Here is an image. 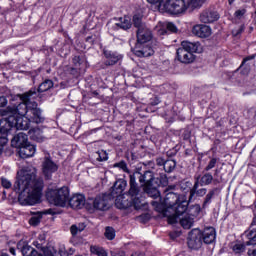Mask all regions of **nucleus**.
Listing matches in <instances>:
<instances>
[{
	"label": "nucleus",
	"instance_id": "nucleus-19",
	"mask_svg": "<svg viewBox=\"0 0 256 256\" xmlns=\"http://www.w3.org/2000/svg\"><path fill=\"white\" fill-rule=\"evenodd\" d=\"M11 143H12V147H15L16 149H20L21 147L29 143V139L27 137V134L23 132H19L13 137Z\"/></svg>",
	"mask_w": 256,
	"mask_h": 256
},
{
	"label": "nucleus",
	"instance_id": "nucleus-46",
	"mask_svg": "<svg viewBox=\"0 0 256 256\" xmlns=\"http://www.w3.org/2000/svg\"><path fill=\"white\" fill-rule=\"evenodd\" d=\"M232 249L236 255H241V253L245 252L244 244H235Z\"/></svg>",
	"mask_w": 256,
	"mask_h": 256
},
{
	"label": "nucleus",
	"instance_id": "nucleus-52",
	"mask_svg": "<svg viewBox=\"0 0 256 256\" xmlns=\"http://www.w3.org/2000/svg\"><path fill=\"white\" fill-rule=\"evenodd\" d=\"M83 62L81 61V57L80 56H75L73 58V64L75 65V67H81V64Z\"/></svg>",
	"mask_w": 256,
	"mask_h": 256
},
{
	"label": "nucleus",
	"instance_id": "nucleus-50",
	"mask_svg": "<svg viewBox=\"0 0 256 256\" xmlns=\"http://www.w3.org/2000/svg\"><path fill=\"white\" fill-rule=\"evenodd\" d=\"M245 13H247V10H246V9L237 10V11L234 13V17H237V19H241V17H243V15H245Z\"/></svg>",
	"mask_w": 256,
	"mask_h": 256
},
{
	"label": "nucleus",
	"instance_id": "nucleus-33",
	"mask_svg": "<svg viewBox=\"0 0 256 256\" xmlns=\"http://www.w3.org/2000/svg\"><path fill=\"white\" fill-rule=\"evenodd\" d=\"M30 138L33 139V141H38V143H41L43 141V132L39 128H34L29 130Z\"/></svg>",
	"mask_w": 256,
	"mask_h": 256
},
{
	"label": "nucleus",
	"instance_id": "nucleus-61",
	"mask_svg": "<svg viewBox=\"0 0 256 256\" xmlns=\"http://www.w3.org/2000/svg\"><path fill=\"white\" fill-rule=\"evenodd\" d=\"M131 256H145L143 252H135Z\"/></svg>",
	"mask_w": 256,
	"mask_h": 256
},
{
	"label": "nucleus",
	"instance_id": "nucleus-36",
	"mask_svg": "<svg viewBox=\"0 0 256 256\" xmlns=\"http://www.w3.org/2000/svg\"><path fill=\"white\" fill-rule=\"evenodd\" d=\"M251 59H253V57H246L244 58L242 64L240 65V72L242 73V75H249V72L251 71V66H249V64H247V61H251Z\"/></svg>",
	"mask_w": 256,
	"mask_h": 256
},
{
	"label": "nucleus",
	"instance_id": "nucleus-29",
	"mask_svg": "<svg viewBox=\"0 0 256 256\" xmlns=\"http://www.w3.org/2000/svg\"><path fill=\"white\" fill-rule=\"evenodd\" d=\"M217 183V179L213 177V174L211 172H206L202 175V177L199 180L200 187H205L207 185H211V183Z\"/></svg>",
	"mask_w": 256,
	"mask_h": 256
},
{
	"label": "nucleus",
	"instance_id": "nucleus-64",
	"mask_svg": "<svg viewBox=\"0 0 256 256\" xmlns=\"http://www.w3.org/2000/svg\"><path fill=\"white\" fill-rule=\"evenodd\" d=\"M217 175H219V169H215L214 171V176L217 177Z\"/></svg>",
	"mask_w": 256,
	"mask_h": 256
},
{
	"label": "nucleus",
	"instance_id": "nucleus-48",
	"mask_svg": "<svg viewBox=\"0 0 256 256\" xmlns=\"http://www.w3.org/2000/svg\"><path fill=\"white\" fill-rule=\"evenodd\" d=\"M1 185L4 187V189H11L13 184H11V181H9L7 178H2Z\"/></svg>",
	"mask_w": 256,
	"mask_h": 256
},
{
	"label": "nucleus",
	"instance_id": "nucleus-30",
	"mask_svg": "<svg viewBox=\"0 0 256 256\" xmlns=\"http://www.w3.org/2000/svg\"><path fill=\"white\" fill-rule=\"evenodd\" d=\"M43 214L44 215H51V210H47L45 212H37L36 214H34L30 220H29V224L32 225L33 227H37L38 224L41 223V219H43Z\"/></svg>",
	"mask_w": 256,
	"mask_h": 256
},
{
	"label": "nucleus",
	"instance_id": "nucleus-47",
	"mask_svg": "<svg viewBox=\"0 0 256 256\" xmlns=\"http://www.w3.org/2000/svg\"><path fill=\"white\" fill-rule=\"evenodd\" d=\"M114 167H118V169H122L124 173H129V168H127V163L125 161H120L114 164Z\"/></svg>",
	"mask_w": 256,
	"mask_h": 256
},
{
	"label": "nucleus",
	"instance_id": "nucleus-32",
	"mask_svg": "<svg viewBox=\"0 0 256 256\" xmlns=\"http://www.w3.org/2000/svg\"><path fill=\"white\" fill-rule=\"evenodd\" d=\"M193 223H195V221L191 215H186L180 219V225H182L183 229H191Z\"/></svg>",
	"mask_w": 256,
	"mask_h": 256
},
{
	"label": "nucleus",
	"instance_id": "nucleus-8",
	"mask_svg": "<svg viewBox=\"0 0 256 256\" xmlns=\"http://www.w3.org/2000/svg\"><path fill=\"white\" fill-rule=\"evenodd\" d=\"M26 119L32 123H36V125L45 121L43 112L39 109L37 102L32 101L30 104V108H28V112L26 114Z\"/></svg>",
	"mask_w": 256,
	"mask_h": 256
},
{
	"label": "nucleus",
	"instance_id": "nucleus-25",
	"mask_svg": "<svg viewBox=\"0 0 256 256\" xmlns=\"http://www.w3.org/2000/svg\"><path fill=\"white\" fill-rule=\"evenodd\" d=\"M35 151V145L28 143L20 147L18 153L22 159H28V157L35 155Z\"/></svg>",
	"mask_w": 256,
	"mask_h": 256
},
{
	"label": "nucleus",
	"instance_id": "nucleus-10",
	"mask_svg": "<svg viewBox=\"0 0 256 256\" xmlns=\"http://www.w3.org/2000/svg\"><path fill=\"white\" fill-rule=\"evenodd\" d=\"M203 245V234L199 229H193L188 235V247L190 249H201Z\"/></svg>",
	"mask_w": 256,
	"mask_h": 256
},
{
	"label": "nucleus",
	"instance_id": "nucleus-11",
	"mask_svg": "<svg viewBox=\"0 0 256 256\" xmlns=\"http://www.w3.org/2000/svg\"><path fill=\"white\" fill-rule=\"evenodd\" d=\"M132 51L136 57H151L155 53L149 42L146 44H136Z\"/></svg>",
	"mask_w": 256,
	"mask_h": 256
},
{
	"label": "nucleus",
	"instance_id": "nucleus-9",
	"mask_svg": "<svg viewBox=\"0 0 256 256\" xmlns=\"http://www.w3.org/2000/svg\"><path fill=\"white\" fill-rule=\"evenodd\" d=\"M92 203V208L89 207V204L86 205V208L91 211V209H94L95 211H108V209L111 207L109 204V196L102 194L95 197V199L90 200Z\"/></svg>",
	"mask_w": 256,
	"mask_h": 256
},
{
	"label": "nucleus",
	"instance_id": "nucleus-60",
	"mask_svg": "<svg viewBox=\"0 0 256 256\" xmlns=\"http://www.w3.org/2000/svg\"><path fill=\"white\" fill-rule=\"evenodd\" d=\"M248 256H256V250H249Z\"/></svg>",
	"mask_w": 256,
	"mask_h": 256
},
{
	"label": "nucleus",
	"instance_id": "nucleus-40",
	"mask_svg": "<svg viewBox=\"0 0 256 256\" xmlns=\"http://www.w3.org/2000/svg\"><path fill=\"white\" fill-rule=\"evenodd\" d=\"M104 235L106 239L113 241V239H115V229L113 227L107 226Z\"/></svg>",
	"mask_w": 256,
	"mask_h": 256
},
{
	"label": "nucleus",
	"instance_id": "nucleus-37",
	"mask_svg": "<svg viewBox=\"0 0 256 256\" xmlns=\"http://www.w3.org/2000/svg\"><path fill=\"white\" fill-rule=\"evenodd\" d=\"M175 167H177V162H175V160L168 159L166 160L163 169L165 173H173Z\"/></svg>",
	"mask_w": 256,
	"mask_h": 256
},
{
	"label": "nucleus",
	"instance_id": "nucleus-18",
	"mask_svg": "<svg viewBox=\"0 0 256 256\" xmlns=\"http://www.w3.org/2000/svg\"><path fill=\"white\" fill-rule=\"evenodd\" d=\"M103 53H104V57L106 59L105 65H115V64L119 63V61H121V59H123V56H121L117 52H113L108 49H104Z\"/></svg>",
	"mask_w": 256,
	"mask_h": 256
},
{
	"label": "nucleus",
	"instance_id": "nucleus-22",
	"mask_svg": "<svg viewBox=\"0 0 256 256\" xmlns=\"http://www.w3.org/2000/svg\"><path fill=\"white\" fill-rule=\"evenodd\" d=\"M115 205L117 209H129V207H135L133 201L128 197H125V194L116 196Z\"/></svg>",
	"mask_w": 256,
	"mask_h": 256
},
{
	"label": "nucleus",
	"instance_id": "nucleus-57",
	"mask_svg": "<svg viewBox=\"0 0 256 256\" xmlns=\"http://www.w3.org/2000/svg\"><path fill=\"white\" fill-rule=\"evenodd\" d=\"M112 255L113 256H124L125 255V252L124 251H121V250H114L112 252Z\"/></svg>",
	"mask_w": 256,
	"mask_h": 256
},
{
	"label": "nucleus",
	"instance_id": "nucleus-6",
	"mask_svg": "<svg viewBox=\"0 0 256 256\" xmlns=\"http://www.w3.org/2000/svg\"><path fill=\"white\" fill-rule=\"evenodd\" d=\"M137 175L138 174H130V188L126 196L133 201V206L135 209H141L143 206V200H141V190L137 185Z\"/></svg>",
	"mask_w": 256,
	"mask_h": 256
},
{
	"label": "nucleus",
	"instance_id": "nucleus-35",
	"mask_svg": "<svg viewBox=\"0 0 256 256\" xmlns=\"http://www.w3.org/2000/svg\"><path fill=\"white\" fill-rule=\"evenodd\" d=\"M144 191L149 195V197H153L154 199H157V197H160L159 190L153 186V184H150L148 186L144 187Z\"/></svg>",
	"mask_w": 256,
	"mask_h": 256
},
{
	"label": "nucleus",
	"instance_id": "nucleus-27",
	"mask_svg": "<svg viewBox=\"0 0 256 256\" xmlns=\"http://www.w3.org/2000/svg\"><path fill=\"white\" fill-rule=\"evenodd\" d=\"M219 19V13L213 11H204L200 15L202 23H215Z\"/></svg>",
	"mask_w": 256,
	"mask_h": 256
},
{
	"label": "nucleus",
	"instance_id": "nucleus-15",
	"mask_svg": "<svg viewBox=\"0 0 256 256\" xmlns=\"http://www.w3.org/2000/svg\"><path fill=\"white\" fill-rule=\"evenodd\" d=\"M153 38V35L151 34V30L147 27L140 28L137 30V42L136 45L141 44H147L151 39Z\"/></svg>",
	"mask_w": 256,
	"mask_h": 256
},
{
	"label": "nucleus",
	"instance_id": "nucleus-49",
	"mask_svg": "<svg viewBox=\"0 0 256 256\" xmlns=\"http://www.w3.org/2000/svg\"><path fill=\"white\" fill-rule=\"evenodd\" d=\"M166 29L167 31H171V33H177V26H175V24L168 22L166 24Z\"/></svg>",
	"mask_w": 256,
	"mask_h": 256
},
{
	"label": "nucleus",
	"instance_id": "nucleus-54",
	"mask_svg": "<svg viewBox=\"0 0 256 256\" xmlns=\"http://www.w3.org/2000/svg\"><path fill=\"white\" fill-rule=\"evenodd\" d=\"M7 98L5 96H0V107H7Z\"/></svg>",
	"mask_w": 256,
	"mask_h": 256
},
{
	"label": "nucleus",
	"instance_id": "nucleus-43",
	"mask_svg": "<svg viewBox=\"0 0 256 256\" xmlns=\"http://www.w3.org/2000/svg\"><path fill=\"white\" fill-rule=\"evenodd\" d=\"M245 31V25L241 24L232 30L233 37H239Z\"/></svg>",
	"mask_w": 256,
	"mask_h": 256
},
{
	"label": "nucleus",
	"instance_id": "nucleus-16",
	"mask_svg": "<svg viewBox=\"0 0 256 256\" xmlns=\"http://www.w3.org/2000/svg\"><path fill=\"white\" fill-rule=\"evenodd\" d=\"M133 175H136V179H139V182L142 183V187L153 185L155 176H153L152 171H146L144 174H141V172H134Z\"/></svg>",
	"mask_w": 256,
	"mask_h": 256
},
{
	"label": "nucleus",
	"instance_id": "nucleus-39",
	"mask_svg": "<svg viewBox=\"0 0 256 256\" xmlns=\"http://www.w3.org/2000/svg\"><path fill=\"white\" fill-rule=\"evenodd\" d=\"M90 251L93 255H97V256H109L107 254V251L104 250L102 247L99 246H91L90 247Z\"/></svg>",
	"mask_w": 256,
	"mask_h": 256
},
{
	"label": "nucleus",
	"instance_id": "nucleus-5",
	"mask_svg": "<svg viewBox=\"0 0 256 256\" xmlns=\"http://www.w3.org/2000/svg\"><path fill=\"white\" fill-rule=\"evenodd\" d=\"M46 198L51 205L65 207L67 201H69V188L62 187L59 189H48Z\"/></svg>",
	"mask_w": 256,
	"mask_h": 256
},
{
	"label": "nucleus",
	"instance_id": "nucleus-12",
	"mask_svg": "<svg viewBox=\"0 0 256 256\" xmlns=\"http://www.w3.org/2000/svg\"><path fill=\"white\" fill-rule=\"evenodd\" d=\"M57 169H59V166L51 160L49 157H45L44 161L42 163V171L46 179H50L53 175V173L57 172Z\"/></svg>",
	"mask_w": 256,
	"mask_h": 256
},
{
	"label": "nucleus",
	"instance_id": "nucleus-53",
	"mask_svg": "<svg viewBox=\"0 0 256 256\" xmlns=\"http://www.w3.org/2000/svg\"><path fill=\"white\" fill-rule=\"evenodd\" d=\"M147 1L152 5H156V3H158L159 7H163V4L165 3V0H147Z\"/></svg>",
	"mask_w": 256,
	"mask_h": 256
},
{
	"label": "nucleus",
	"instance_id": "nucleus-1",
	"mask_svg": "<svg viewBox=\"0 0 256 256\" xmlns=\"http://www.w3.org/2000/svg\"><path fill=\"white\" fill-rule=\"evenodd\" d=\"M14 191L19 193L20 205H37L43 193V179L37 178V169L27 168L20 173L14 183Z\"/></svg>",
	"mask_w": 256,
	"mask_h": 256
},
{
	"label": "nucleus",
	"instance_id": "nucleus-41",
	"mask_svg": "<svg viewBox=\"0 0 256 256\" xmlns=\"http://www.w3.org/2000/svg\"><path fill=\"white\" fill-rule=\"evenodd\" d=\"M219 159L217 158H211L208 162V164L206 165V167L204 168L205 172H209L211 171V169H215V167H217V163H218Z\"/></svg>",
	"mask_w": 256,
	"mask_h": 256
},
{
	"label": "nucleus",
	"instance_id": "nucleus-42",
	"mask_svg": "<svg viewBox=\"0 0 256 256\" xmlns=\"http://www.w3.org/2000/svg\"><path fill=\"white\" fill-rule=\"evenodd\" d=\"M205 1L207 0H190L188 2L189 7H191L192 9H199V7H202L203 4L205 3Z\"/></svg>",
	"mask_w": 256,
	"mask_h": 256
},
{
	"label": "nucleus",
	"instance_id": "nucleus-20",
	"mask_svg": "<svg viewBox=\"0 0 256 256\" xmlns=\"http://www.w3.org/2000/svg\"><path fill=\"white\" fill-rule=\"evenodd\" d=\"M199 179H200L199 177L196 178L193 187L190 189L189 201H193V197H195V195H197V197H205V195H207L206 188L199 189V185H201L199 183Z\"/></svg>",
	"mask_w": 256,
	"mask_h": 256
},
{
	"label": "nucleus",
	"instance_id": "nucleus-62",
	"mask_svg": "<svg viewBox=\"0 0 256 256\" xmlns=\"http://www.w3.org/2000/svg\"><path fill=\"white\" fill-rule=\"evenodd\" d=\"M159 103V99H155L154 101L150 102V105H152V107H155V105H157Z\"/></svg>",
	"mask_w": 256,
	"mask_h": 256
},
{
	"label": "nucleus",
	"instance_id": "nucleus-63",
	"mask_svg": "<svg viewBox=\"0 0 256 256\" xmlns=\"http://www.w3.org/2000/svg\"><path fill=\"white\" fill-rule=\"evenodd\" d=\"M9 251H10L11 255H15V248H10Z\"/></svg>",
	"mask_w": 256,
	"mask_h": 256
},
{
	"label": "nucleus",
	"instance_id": "nucleus-59",
	"mask_svg": "<svg viewBox=\"0 0 256 256\" xmlns=\"http://www.w3.org/2000/svg\"><path fill=\"white\" fill-rule=\"evenodd\" d=\"M256 215L254 216L253 220H252V223L250 225V229H256Z\"/></svg>",
	"mask_w": 256,
	"mask_h": 256
},
{
	"label": "nucleus",
	"instance_id": "nucleus-14",
	"mask_svg": "<svg viewBox=\"0 0 256 256\" xmlns=\"http://www.w3.org/2000/svg\"><path fill=\"white\" fill-rule=\"evenodd\" d=\"M193 35H196V37H200L201 39H207V37H211V27L203 24L195 25L192 28Z\"/></svg>",
	"mask_w": 256,
	"mask_h": 256
},
{
	"label": "nucleus",
	"instance_id": "nucleus-21",
	"mask_svg": "<svg viewBox=\"0 0 256 256\" xmlns=\"http://www.w3.org/2000/svg\"><path fill=\"white\" fill-rule=\"evenodd\" d=\"M181 47L189 53H192V55L203 51V46H201V43L199 42L182 41Z\"/></svg>",
	"mask_w": 256,
	"mask_h": 256
},
{
	"label": "nucleus",
	"instance_id": "nucleus-26",
	"mask_svg": "<svg viewBox=\"0 0 256 256\" xmlns=\"http://www.w3.org/2000/svg\"><path fill=\"white\" fill-rule=\"evenodd\" d=\"M125 187H127V181L123 179L117 180L112 187L111 197L122 195L123 191H125Z\"/></svg>",
	"mask_w": 256,
	"mask_h": 256
},
{
	"label": "nucleus",
	"instance_id": "nucleus-45",
	"mask_svg": "<svg viewBox=\"0 0 256 256\" xmlns=\"http://www.w3.org/2000/svg\"><path fill=\"white\" fill-rule=\"evenodd\" d=\"M107 159H108L107 152H105L104 150H99L98 152H96L97 161H107Z\"/></svg>",
	"mask_w": 256,
	"mask_h": 256
},
{
	"label": "nucleus",
	"instance_id": "nucleus-28",
	"mask_svg": "<svg viewBox=\"0 0 256 256\" xmlns=\"http://www.w3.org/2000/svg\"><path fill=\"white\" fill-rule=\"evenodd\" d=\"M244 235L247 239L245 245L251 246L256 245V228H249L244 232Z\"/></svg>",
	"mask_w": 256,
	"mask_h": 256
},
{
	"label": "nucleus",
	"instance_id": "nucleus-55",
	"mask_svg": "<svg viewBox=\"0 0 256 256\" xmlns=\"http://www.w3.org/2000/svg\"><path fill=\"white\" fill-rule=\"evenodd\" d=\"M0 117H9L8 108L0 109Z\"/></svg>",
	"mask_w": 256,
	"mask_h": 256
},
{
	"label": "nucleus",
	"instance_id": "nucleus-38",
	"mask_svg": "<svg viewBox=\"0 0 256 256\" xmlns=\"http://www.w3.org/2000/svg\"><path fill=\"white\" fill-rule=\"evenodd\" d=\"M52 87H53V82L47 79L39 85L38 92L45 93V91H49V89H52Z\"/></svg>",
	"mask_w": 256,
	"mask_h": 256
},
{
	"label": "nucleus",
	"instance_id": "nucleus-56",
	"mask_svg": "<svg viewBox=\"0 0 256 256\" xmlns=\"http://www.w3.org/2000/svg\"><path fill=\"white\" fill-rule=\"evenodd\" d=\"M34 247H36L37 249H41L43 251V253H45V247H43V245L41 243H38L37 241L33 242Z\"/></svg>",
	"mask_w": 256,
	"mask_h": 256
},
{
	"label": "nucleus",
	"instance_id": "nucleus-17",
	"mask_svg": "<svg viewBox=\"0 0 256 256\" xmlns=\"http://www.w3.org/2000/svg\"><path fill=\"white\" fill-rule=\"evenodd\" d=\"M177 59L180 61V63H193L195 61V55H193L191 52L187 51L185 48H178L177 49Z\"/></svg>",
	"mask_w": 256,
	"mask_h": 256
},
{
	"label": "nucleus",
	"instance_id": "nucleus-3",
	"mask_svg": "<svg viewBox=\"0 0 256 256\" xmlns=\"http://www.w3.org/2000/svg\"><path fill=\"white\" fill-rule=\"evenodd\" d=\"M31 121L27 119V116H9L0 123V155L3 153V147L7 145V133L15 127V129L21 131H27L31 125Z\"/></svg>",
	"mask_w": 256,
	"mask_h": 256
},
{
	"label": "nucleus",
	"instance_id": "nucleus-44",
	"mask_svg": "<svg viewBox=\"0 0 256 256\" xmlns=\"http://www.w3.org/2000/svg\"><path fill=\"white\" fill-rule=\"evenodd\" d=\"M83 229H85V226L72 225L70 227L71 235H73V237H75V235H77L78 233H81V231H83Z\"/></svg>",
	"mask_w": 256,
	"mask_h": 256
},
{
	"label": "nucleus",
	"instance_id": "nucleus-2",
	"mask_svg": "<svg viewBox=\"0 0 256 256\" xmlns=\"http://www.w3.org/2000/svg\"><path fill=\"white\" fill-rule=\"evenodd\" d=\"M172 187H168L164 190L165 197L163 201H152L151 205L155 207L158 213H162L164 217H167L168 223L173 225L177 223L179 215H183L189 207V202L185 199V196H180L177 193L171 191Z\"/></svg>",
	"mask_w": 256,
	"mask_h": 256
},
{
	"label": "nucleus",
	"instance_id": "nucleus-7",
	"mask_svg": "<svg viewBox=\"0 0 256 256\" xmlns=\"http://www.w3.org/2000/svg\"><path fill=\"white\" fill-rule=\"evenodd\" d=\"M163 9L172 15H181L189 9V2L185 0H164Z\"/></svg>",
	"mask_w": 256,
	"mask_h": 256
},
{
	"label": "nucleus",
	"instance_id": "nucleus-24",
	"mask_svg": "<svg viewBox=\"0 0 256 256\" xmlns=\"http://www.w3.org/2000/svg\"><path fill=\"white\" fill-rule=\"evenodd\" d=\"M217 238V232H215V228L207 227L202 232V240L206 245H211Z\"/></svg>",
	"mask_w": 256,
	"mask_h": 256
},
{
	"label": "nucleus",
	"instance_id": "nucleus-4",
	"mask_svg": "<svg viewBox=\"0 0 256 256\" xmlns=\"http://www.w3.org/2000/svg\"><path fill=\"white\" fill-rule=\"evenodd\" d=\"M37 97V92L30 90L29 92L14 96L11 99V105L8 106V117H27L29 108L31 107V99Z\"/></svg>",
	"mask_w": 256,
	"mask_h": 256
},
{
	"label": "nucleus",
	"instance_id": "nucleus-13",
	"mask_svg": "<svg viewBox=\"0 0 256 256\" xmlns=\"http://www.w3.org/2000/svg\"><path fill=\"white\" fill-rule=\"evenodd\" d=\"M133 27V22H131V18L129 16L120 17L116 23L111 26L113 31H119L122 29L123 31H129Z\"/></svg>",
	"mask_w": 256,
	"mask_h": 256
},
{
	"label": "nucleus",
	"instance_id": "nucleus-51",
	"mask_svg": "<svg viewBox=\"0 0 256 256\" xmlns=\"http://www.w3.org/2000/svg\"><path fill=\"white\" fill-rule=\"evenodd\" d=\"M167 160H165L163 157L156 158V164L158 167H165V163Z\"/></svg>",
	"mask_w": 256,
	"mask_h": 256
},
{
	"label": "nucleus",
	"instance_id": "nucleus-31",
	"mask_svg": "<svg viewBox=\"0 0 256 256\" xmlns=\"http://www.w3.org/2000/svg\"><path fill=\"white\" fill-rule=\"evenodd\" d=\"M219 188H212L208 191V193L205 196L204 202L202 204V207H208V205H211V201L213 199V197H215V195H217V193H219Z\"/></svg>",
	"mask_w": 256,
	"mask_h": 256
},
{
	"label": "nucleus",
	"instance_id": "nucleus-23",
	"mask_svg": "<svg viewBox=\"0 0 256 256\" xmlns=\"http://www.w3.org/2000/svg\"><path fill=\"white\" fill-rule=\"evenodd\" d=\"M69 205L72 209H83L85 207V196L75 194L69 199Z\"/></svg>",
	"mask_w": 256,
	"mask_h": 256
},
{
	"label": "nucleus",
	"instance_id": "nucleus-58",
	"mask_svg": "<svg viewBox=\"0 0 256 256\" xmlns=\"http://www.w3.org/2000/svg\"><path fill=\"white\" fill-rule=\"evenodd\" d=\"M157 32L160 35H166L167 34V30L165 28H158Z\"/></svg>",
	"mask_w": 256,
	"mask_h": 256
},
{
	"label": "nucleus",
	"instance_id": "nucleus-34",
	"mask_svg": "<svg viewBox=\"0 0 256 256\" xmlns=\"http://www.w3.org/2000/svg\"><path fill=\"white\" fill-rule=\"evenodd\" d=\"M133 25L134 27H136V29H138L137 31H139V29H145V27H147L145 23H143V16L141 14H135L133 16Z\"/></svg>",
	"mask_w": 256,
	"mask_h": 256
}]
</instances>
